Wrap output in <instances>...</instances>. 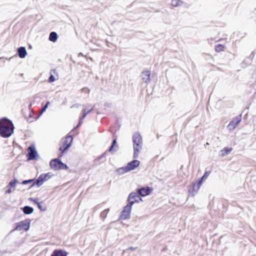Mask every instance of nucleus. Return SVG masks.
Here are the masks:
<instances>
[{"label": "nucleus", "mask_w": 256, "mask_h": 256, "mask_svg": "<svg viewBox=\"0 0 256 256\" xmlns=\"http://www.w3.org/2000/svg\"><path fill=\"white\" fill-rule=\"evenodd\" d=\"M14 126L12 121L7 118L0 119V136L4 138L10 137L14 132Z\"/></svg>", "instance_id": "nucleus-1"}, {"label": "nucleus", "mask_w": 256, "mask_h": 256, "mask_svg": "<svg viewBox=\"0 0 256 256\" xmlns=\"http://www.w3.org/2000/svg\"><path fill=\"white\" fill-rule=\"evenodd\" d=\"M134 147V158L138 156L140 152L142 149V139L140 132L135 133L132 138Z\"/></svg>", "instance_id": "nucleus-2"}, {"label": "nucleus", "mask_w": 256, "mask_h": 256, "mask_svg": "<svg viewBox=\"0 0 256 256\" xmlns=\"http://www.w3.org/2000/svg\"><path fill=\"white\" fill-rule=\"evenodd\" d=\"M73 141L72 136L69 135L66 136L65 140L62 142V146L59 148V150L61 152L59 156L61 157L63 156L64 153L66 152L72 146Z\"/></svg>", "instance_id": "nucleus-3"}, {"label": "nucleus", "mask_w": 256, "mask_h": 256, "mask_svg": "<svg viewBox=\"0 0 256 256\" xmlns=\"http://www.w3.org/2000/svg\"><path fill=\"white\" fill-rule=\"evenodd\" d=\"M51 177L50 173L42 174H40L38 178L32 183L29 188H31L36 185L38 187L41 186L44 182L48 180Z\"/></svg>", "instance_id": "nucleus-4"}, {"label": "nucleus", "mask_w": 256, "mask_h": 256, "mask_svg": "<svg viewBox=\"0 0 256 256\" xmlns=\"http://www.w3.org/2000/svg\"><path fill=\"white\" fill-rule=\"evenodd\" d=\"M26 156L28 160L38 159L39 156L34 146L32 145L28 148Z\"/></svg>", "instance_id": "nucleus-5"}, {"label": "nucleus", "mask_w": 256, "mask_h": 256, "mask_svg": "<svg viewBox=\"0 0 256 256\" xmlns=\"http://www.w3.org/2000/svg\"><path fill=\"white\" fill-rule=\"evenodd\" d=\"M30 220L28 219L17 222L16 224V227L14 230H24L27 231L30 228Z\"/></svg>", "instance_id": "nucleus-6"}, {"label": "nucleus", "mask_w": 256, "mask_h": 256, "mask_svg": "<svg viewBox=\"0 0 256 256\" xmlns=\"http://www.w3.org/2000/svg\"><path fill=\"white\" fill-rule=\"evenodd\" d=\"M242 120V114L234 118L228 126L229 130H232Z\"/></svg>", "instance_id": "nucleus-7"}, {"label": "nucleus", "mask_w": 256, "mask_h": 256, "mask_svg": "<svg viewBox=\"0 0 256 256\" xmlns=\"http://www.w3.org/2000/svg\"><path fill=\"white\" fill-rule=\"evenodd\" d=\"M131 210L132 209L129 208L128 206H124L122 212H121L120 219L124 220L130 218Z\"/></svg>", "instance_id": "nucleus-8"}, {"label": "nucleus", "mask_w": 256, "mask_h": 256, "mask_svg": "<svg viewBox=\"0 0 256 256\" xmlns=\"http://www.w3.org/2000/svg\"><path fill=\"white\" fill-rule=\"evenodd\" d=\"M137 192L141 196H145L149 195L152 192V189L150 187H142L136 190Z\"/></svg>", "instance_id": "nucleus-9"}, {"label": "nucleus", "mask_w": 256, "mask_h": 256, "mask_svg": "<svg viewBox=\"0 0 256 256\" xmlns=\"http://www.w3.org/2000/svg\"><path fill=\"white\" fill-rule=\"evenodd\" d=\"M201 185L202 184L200 183V182L198 181H196L195 183H194L192 186L189 188L188 192L192 196H194L198 192Z\"/></svg>", "instance_id": "nucleus-10"}, {"label": "nucleus", "mask_w": 256, "mask_h": 256, "mask_svg": "<svg viewBox=\"0 0 256 256\" xmlns=\"http://www.w3.org/2000/svg\"><path fill=\"white\" fill-rule=\"evenodd\" d=\"M140 164V162L136 160H134L132 161L128 162L126 165L127 169L128 172L134 170L135 168H138Z\"/></svg>", "instance_id": "nucleus-11"}, {"label": "nucleus", "mask_w": 256, "mask_h": 256, "mask_svg": "<svg viewBox=\"0 0 256 256\" xmlns=\"http://www.w3.org/2000/svg\"><path fill=\"white\" fill-rule=\"evenodd\" d=\"M61 162L62 160L58 158H54L50 161V166L52 169H54V170H59L58 168L60 166V163Z\"/></svg>", "instance_id": "nucleus-12"}, {"label": "nucleus", "mask_w": 256, "mask_h": 256, "mask_svg": "<svg viewBox=\"0 0 256 256\" xmlns=\"http://www.w3.org/2000/svg\"><path fill=\"white\" fill-rule=\"evenodd\" d=\"M150 70H145L142 72L140 76L142 77V78L144 82L146 84H148L150 83Z\"/></svg>", "instance_id": "nucleus-13"}, {"label": "nucleus", "mask_w": 256, "mask_h": 256, "mask_svg": "<svg viewBox=\"0 0 256 256\" xmlns=\"http://www.w3.org/2000/svg\"><path fill=\"white\" fill-rule=\"evenodd\" d=\"M18 55L21 58H24L27 54L26 48L24 46H20L17 50Z\"/></svg>", "instance_id": "nucleus-14"}, {"label": "nucleus", "mask_w": 256, "mask_h": 256, "mask_svg": "<svg viewBox=\"0 0 256 256\" xmlns=\"http://www.w3.org/2000/svg\"><path fill=\"white\" fill-rule=\"evenodd\" d=\"M118 146L116 144V140L114 138L112 140V144L108 150V152L111 153H114L118 150Z\"/></svg>", "instance_id": "nucleus-15"}, {"label": "nucleus", "mask_w": 256, "mask_h": 256, "mask_svg": "<svg viewBox=\"0 0 256 256\" xmlns=\"http://www.w3.org/2000/svg\"><path fill=\"white\" fill-rule=\"evenodd\" d=\"M128 199H132L134 200H136V202H138L140 200H142V199L140 197V195L136 192H132L128 195Z\"/></svg>", "instance_id": "nucleus-16"}, {"label": "nucleus", "mask_w": 256, "mask_h": 256, "mask_svg": "<svg viewBox=\"0 0 256 256\" xmlns=\"http://www.w3.org/2000/svg\"><path fill=\"white\" fill-rule=\"evenodd\" d=\"M51 256H67V252L62 250H56L52 252Z\"/></svg>", "instance_id": "nucleus-17"}, {"label": "nucleus", "mask_w": 256, "mask_h": 256, "mask_svg": "<svg viewBox=\"0 0 256 256\" xmlns=\"http://www.w3.org/2000/svg\"><path fill=\"white\" fill-rule=\"evenodd\" d=\"M23 212L26 214H30L34 212V208L30 206H24L22 208Z\"/></svg>", "instance_id": "nucleus-18"}, {"label": "nucleus", "mask_w": 256, "mask_h": 256, "mask_svg": "<svg viewBox=\"0 0 256 256\" xmlns=\"http://www.w3.org/2000/svg\"><path fill=\"white\" fill-rule=\"evenodd\" d=\"M58 37L56 32H52L50 34L48 40L50 41L54 42L57 40Z\"/></svg>", "instance_id": "nucleus-19"}, {"label": "nucleus", "mask_w": 256, "mask_h": 256, "mask_svg": "<svg viewBox=\"0 0 256 256\" xmlns=\"http://www.w3.org/2000/svg\"><path fill=\"white\" fill-rule=\"evenodd\" d=\"M232 150V148L227 147L224 148L220 150L221 155L222 156L227 155Z\"/></svg>", "instance_id": "nucleus-20"}, {"label": "nucleus", "mask_w": 256, "mask_h": 256, "mask_svg": "<svg viewBox=\"0 0 256 256\" xmlns=\"http://www.w3.org/2000/svg\"><path fill=\"white\" fill-rule=\"evenodd\" d=\"M116 172L119 174H123L125 173H126L128 172V170L127 169L126 166L124 167H122L120 168H117L116 170Z\"/></svg>", "instance_id": "nucleus-21"}, {"label": "nucleus", "mask_w": 256, "mask_h": 256, "mask_svg": "<svg viewBox=\"0 0 256 256\" xmlns=\"http://www.w3.org/2000/svg\"><path fill=\"white\" fill-rule=\"evenodd\" d=\"M94 106L91 107L90 109H88V110H86V108H84L82 110L83 114L82 116H81L82 119H84L86 115L88 114L90 112L94 109Z\"/></svg>", "instance_id": "nucleus-22"}, {"label": "nucleus", "mask_w": 256, "mask_h": 256, "mask_svg": "<svg viewBox=\"0 0 256 256\" xmlns=\"http://www.w3.org/2000/svg\"><path fill=\"white\" fill-rule=\"evenodd\" d=\"M38 208L41 211L44 212L46 210V206L44 203L43 202H41L40 203L38 204Z\"/></svg>", "instance_id": "nucleus-23"}, {"label": "nucleus", "mask_w": 256, "mask_h": 256, "mask_svg": "<svg viewBox=\"0 0 256 256\" xmlns=\"http://www.w3.org/2000/svg\"><path fill=\"white\" fill-rule=\"evenodd\" d=\"M210 171H206L204 172L203 176L200 178L198 181L200 183L202 184L203 180L208 178V176L210 174Z\"/></svg>", "instance_id": "nucleus-24"}, {"label": "nucleus", "mask_w": 256, "mask_h": 256, "mask_svg": "<svg viewBox=\"0 0 256 256\" xmlns=\"http://www.w3.org/2000/svg\"><path fill=\"white\" fill-rule=\"evenodd\" d=\"M182 2L180 0H172V6L174 7H177L179 6H180L182 4Z\"/></svg>", "instance_id": "nucleus-25"}, {"label": "nucleus", "mask_w": 256, "mask_h": 256, "mask_svg": "<svg viewBox=\"0 0 256 256\" xmlns=\"http://www.w3.org/2000/svg\"><path fill=\"white\" fill-rule=\"evenodd\" d=\"M224 46L222 44H218L216 45L214 50L216 52H220L224 50Z\"/></svg>", "instance_id": "nucleus-26"}, {"label": "nucleus", "mask_w": 256, "mask_h": 256, "mask_svg": "<svg viewBox=\"0 0 256 256\" xmlns=\"http://www.w3.org/2000/svg\"><path fill=\"white\" fill-rule=\"evenodd\" d=\"M109 211H110V209L108 208L106 209L102 212H101V213L100 214V218L102 220L105 219L106 218L107 214H108V212H109Z\"/></svg>", "instance_id": "nucleus-27"}, {"label": "nucleus", "mask_w": 256, "mask_h": 256, "mask_svg": "<svg viewBox=\"0 0 256 256\" xmlns=\"http://www.w3.org/2000/svg\"><path fill=\"white\" fill-rule=\"evenodd\" d=\"M52 72H53L54 74H55L56 72V70H52L50 71V75L48 78V82H52L55 81L56 79L54 76V75L52 74Z\"/></svg>", "instance_id": "nucleus-28"}, {"label": "nucleus", "mask_w": 256, "mask_h": 256, "mask_svg": "<svg viewBox=\"0 0 256 256\" xmlns=\"http://www.w3.org/2000/svg\"><path fill=\"white\" fill-rule=\"evenodd\" d=\"M127 201L128 202V204L126 205V206H128L129 208H130L131 209H132V206H133V204L135 202H136V200H132V199H130L129 200L128 197V198Z\"/></svg>", "instance_id": "nucleus-29"}, {"label": "nucleus", "mask_w": 256, "mask_h": 256, "mask_svg": "<svg viewBox=\"0 0 256 256\" xmlns=\"http://www.w3.org/2000/svg\"><path fill=\"white\" fill-rule=\"evenodd\" d=\"M18 182V180L16 179H14V180L10 182L9 183L8 186L10 188H14L16 186V184Z\"/></svg>", "instance_id": "nucleus-30"}, {"label": "nucleus", "mask_w": 256, "mask_h": 256, "mask_svg": "<svg viewBox=\"0 0 256 256\" xmlns=\"http://www.w3.org/2000/svg\"><path fill=\"white\" fill-rule=\"evenodd\" d=\"M60 164V166H59V170H68V166L66 164L63 163L62 162Z\"/></svg>", "instance_id": "nucleus-31"}, {"label": "nucleus", "mask_w": 256, "mask_h": 256, "mask_svg": "<svg viewBox=\"0 0 256 256\" xmlns=\"http://www.w3.org/2000/svg\"><path fill=\"white\" fill-rule=\"evenodd\" d=\"M34 179H30V180H24L22 181V184H30V183L34 181Z\"/></svg>", "instance_id": "nucleus-32"}, {"label": "nucleus", "mask_w": 256, "mask_h": 256, "mask_svg": "<svg viewBox=\"0 0 256 256\" xmlns=\"http://www.w3.org/2000/svg\"><path fill=\"white\" fill-rule=\"evenodd\" d=\"M49 104H50V102H47L46 103V104L42 108V112H44L46 110V109L48 108Z\"/></svg>", "instance_id": "nucleus-33"}, {"label": "nucleus", "mask_w": 256, "mask_h": 256, "mask_svg": "<svg viewBox=\"0 0 256 256\" xmlns=\"http://www.w3.org/2000/svg\"><path fill=\"white\" fill-rule=\"evenodd\" d=\"M29 200L34 202V204H36L38 205V204L40 203V202H38V200L37 198H29Z\"/></svg>", "instance_id": "nucleus-34"}, {"label": "nucleus", "mask_w": 256, "mask_h": 256, "mask_svg": "<svg viewBox=\"0 0 256 256\" xmlns=\"http://www.w3.org/2000/svg\"><path fill=\"white\" fill-rule=\"evenodd\" d=\"M252 58H251V56H250L249 58H248L247 59H246L244 60V61H243V62L244 63H246V62L248 60L250 62H251L252 60Z\"/></svg>", "instance_id": "nucleus-35"}, {"label": "nucleus", "mask_w": 256, "mask_h": 256, "mask_svg": "<svg viewBox=\"0 0 256 256\" xmlns=\"http://www.w3.org/2000/svg\"><path fill=\"white\" fill-rule=\"evenodd\" d=\"M14 190V189L13 190H12V188H10L7 190L6 191V194H10L11 193L13 190Z\"/></svg>", "instance_id": "nucleus-36"}, {"label": "nucleus", "mask_w": 256, "mask_h": 256, "mask_svg": "<svg viewBox=\"0 0 256 256\" xmlns=\"http://www.w3.org/2000/svg\"><path fill=\"white\" fill-rule=\"evenodd\" d=\"M99 208H100V205L99 204L96 206H94L93 208V212H96Z\"/></svg>", "instance_id": "nucleus-37"}, {"label": "nucleus", "mask_w": 256, "mask_h": 256, "mask_svg": "<svg viewBox=\"0 0 256 256\" xmlns=\"http://www.w3.org/2000/svg\"><path fill=\"white\" fill-rule=\"evenodd\" d=\"M86 90H88V93H89V92H90V90L88 89L87 88H82V92H85V91H86Z\"/></svg>", "instance_id": "nucleus-38"}, {"label": "nucleus", "mask_w": 256, "mask_h": 256, "mask_svg": "<svg viewBox=\"0 0 256 256\" xmlns=\"http://www.w3.org/2000/svg\"><path fill=\"white\" fill-rule=\"evenodd\" d=\"M84 119H82V118L80 117V122H78V124L76 127H78L79 126H80V124H82V120H83Z\"/></svg>", "instance_id": "nucleus-39"}, {"label": "nucleus", "mask_w": 256, "mask_h": 256, "mask_svg": "<svg viewBox=\"0 0 256 256\" xmlns=\"http://www.w3.org/2000/svg\"><path fill=\"white\" fill-rule=\"evenodd\" d=\"M106 152H105L103 154H102L98 158V160H100L101 158H102L103 157H104L105 154H106Z\"/></svg>", "instance_id": "nucleus-40"}, {"label": "nucleus", "mask_w": 256, "mask_h": 256, "mask_svg": "<svg viewBox=\"0 0 256 256\" xmlns=\"http://www.w3.org/2000/svg\"><path fill=\"white\" fill-rule=\"evenodd\" d=\"M78 106H79V104H74L72 105L71 106V108H74V107L78 108Z\"/></svg>", "instance_id": "nucleus-41"}, {"label": "nucleus", "mask_w": 256, "mask_h": 256, "mask_svg": "<svg viewBox=\"0 0 256 256\" xmlns=\"http://www.w3.org/2000/svg\"><path fill=\"white\" fill-rule=\"evenodd\" d=\"M136 249V248H134V247H130L129 248V250H134Z\"/></svg>", "instance_id": "nucleus-42"}, {"label": "nucleus", "mask_w": 256, "mask_h": 256, "mask_svg": "<svg viewBox=\"0 0 256 256\" xmlns=\"http://www.w3.org/2000/svg\"><path fill=\"white\" fill-rule=\"evenodd\" d=\"M108 106L110 108L112 106V104H108Z\"/></svg>", "instance_id": "nucleus-43"}, {"label": "nucleus", "mask_w": 256, "mask_h": 256, "mask_svg": "<svg viewBox=\"0 0 256 256\" xmlns=\"http://www.w3.org/2000/svg\"><path fill=\"white\" fill-rule=\"evenodd\" d=\"M2 252H0V256H2Z\"/></svg>", "instance_id": "nucleus-44"}, {"label": "nucleus", "mask_w": 256, "mask_h": 256, "mask_svg": "<svg viewBox=\"0 0 256 256\" xmlns=\"http://www.w3.org/2000/svg\"><path fill=\"white\" fill-rule=\"evenodd\" d=\"M79 55L82 56V53L79 54Z\"/></svg>", "instance_id": "nucleus-45"}, {"label": "nucleus", "mask_w": 256, "mask_h": 256, "mask_svg": "<svg viewBox=\"0 0 256 256\" xmlns=\"http://www.w3.org/2000/svg\"><path fill=\"white\" fill-rule=\"evenodd\" d=\"M221 40V39L219 40H218L217 42H219Z\"/></svg>", "instance_id": "nucleus-46"}, {"label": "nucleus", "mask_w": 256, "mask_h": 256, "mask_svg": "<svg viewBox=\"0 0 256 256\" xmlns=\"http://www.w3.org/2000/svg\"><path fill=\"white\" fill-rule=\"evenodd\" d=\"M32 106V104H30V106Z\"/></svg>", "instance_id": "nucleus-47"}]
</instances>
